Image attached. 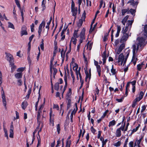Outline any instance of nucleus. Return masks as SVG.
Returning <instances> with one entry per match:
<instances>
[{"mask_svg": "<svg viewBox=\"0 0 147 147\" xmlns=\"http://www.w3.org/2000/svg\"><path fill=\"white\" fill-rule=\"evenodd\" d=\"M102 57V58H107L108 56H107V54L106 53V51H105L103 52Z\"/></svg>", "mask_w": 147, "mask_h": 147, "instance_id": "54", "label": "nucleus"}, {"mask_svg": "<svg viewBox=\"0 0 147 147\" xmlns=\"http://www.w3.org/2000/svg\"><path fill=\"white\" fill-rule=\"evenodd\" d=\"M144 62L143 61L140 64H138L137 65V69L138 71H140L141 69L143 67V65H144Z\"/></svg>", "mask_w": 147, "mask_h": 147, "instance_id": "17", "label": "nucleus"}, {"mask_svg": "<svg viewBox=\"0 0 147 147\" xmlns=\"http://www.w3.org/2000/svg\"><path fill=\"white\" fill-rule=\"evenodd\" d=\"M111 72L112 73V75H114L116 73V69L114 68L113 65H112V68L111 69Z\"/></svg>", "mask_w": 147, "mask_h": 147, "instance_id": "30", "label": "nucleus"}, {"mask_svg": "<svg viewBox=\"0 0 147 147\" xmlns=\"http://www.w3.org/2000/svg\"><path fill=\"white\" fill-rule=\"evenodd\" d=\"M135 142L137 144L138 147H141L140 146V144L141 142L140 141L138 140V139H137Z\"/></svg>", "mask_w": 147, "mask_h": 147, "instance_id": "63", "label": "nucleus"}, {"mask_svg": "<svg viewBox=\"0 0 147 147\" xmlns=\"http://www.w3.org/2000/svg\"><path fill=\"white\" fill-rule=\"evenodd\" d=\"M97 71L98 72L99 77L101 76V68L96 69Z\"/></svg>", "mask_w": 147, "mask_h": 147, "instance_id": "60", "label": "nucleus"}, {"mask_svg": "<svg viewBox=\"0 0 147 147\" xmlns=\"http://www.w3.org/2000/svg\"><path fill=\"white\" fill-rule=\"evenodd\" d=\"M86 13L85 11L84 10L82 15V16L81 18L83 20V21H85V19L86 17Z\"/></svg>", "mask_w": 147, "mask_h": 147, "instance_id": "34", "label": "nucleus"}, {"mask_svg": "<svg viewBox=\"0 0 147 147\" xmlns=\"http://www.w3.org/2000/svg\"><path fill=\"white\" fill-rule=\"evenodd\" d=\"M146 106L147 105H144L142 106V109L141 111V113L143 112L145 110Z\"/></svg>", "mask_w": 147, "mask_h": 147, "instance_id": "56", "label": "nucleus"}, {"mask_svg": "<svg viewBox=\"0 0 147 147\" xmlns=\"http://www.w3.org/2000/svg\"><path fill=\"white\" fill-rule=\"evenodd\" d=\"M140 126V124H138V125L135 128L133 129L131 131H132V132L134 133V132H136L138 130Z\"/></svg>", "mask_w": 147, "mask_h": 147, "instance_id": "39", "label": "nucleus"}, {"mask_svg": "<svg viewBox=\"0 0 147 147\" xmlns=\"http://www.w3.org/2000/svg\"><path fill=\"white\" fill-rule=\"evenodd\" d=\"M8 27L11 28L13 29H15V28L14 26L13 25L11 22H8Z\"/></svg>", "mask_w": 147, "mask_h": 147, "instance_id": "41", "label": "nucleus"}, {"mask_svg": "<svg viewBox=\"0 0 147 147\" xmlns=\"http://www.w3.org/2000/svg\"><path fill=\"white\" fill-rule=\"evenodd\" d=\"M59 82L56 83V88H57L56 86V85L58 86L57 89H58V88H59V84H61L63 83V80L61 78H60L59 79Z\"/></svg>", "mask_w": 147, "mask_h": 147, "instance_id": "32", "label": "nucleus"}, {"mask_svg": "<svg viewBox=\"0 0 147 147\" xmlns=\"http://www.w3.org/2000/svg\"><path fill=\"white\" fill-rule=\"evenodd\" d=\"M133 47V56L131 61H134L135 60L136 55L135 51L136 50V45L134 44L132 46Z\"/></svg>", "mask_w": 147, "mask_h": 147, "instance_id": "6", "label": "nucleus"}, {"mask_svg": "<svg viewBox=\"0 0 147 147\" xmlns=\"http://www.w3.org/2000/svg\"><path fill=\"white\" fill-rule=\"evenodd\" d=\"M128 138L126 139L124 144L123 147H127V144L128 142Z\"/></svg>", "mask_w": 147, "mask_h": 147, "instance_id": "61", "label": "nucleus"}, {"mask_svg": "<svg viewBox=\"0 0 147 147\" xmlns=\"http://www.w3.org/2000/svg\"><path fill=\"white\" fill-rule=\"evenodd\" d=\"M124 98V96H122L121 98L120 99H118V98H116V101H117L118 102H122Z\"/></svg>", "mask_w": 147, "mask_h": 147, "instance_id": "36", "label": "nucleus"}, {"mask_svg": "<svg viewBox=\"0 0 147 147\" xmlns=\"http://www.w3.org/2000/svg\"><path fill=\"white\" fill-rule=\"evenodd\" d=\"M55 115L53 113V111L52 108L50 109V124L51 125L53 126H54V117Z\"/></svg>", "mask_w": 147, "mask_h": 147, "instance_id": "2", "label": "nucleus"}, {"mask_svg": "<svg viewBox=\"0 0 147 147\" xmlns=\"http://www.w3.org/2000/svg\"><path fill=\"white\" fill-rule=\"evenodd\" d=\"M129 37V34L127 33L123 34V35L121 39V42L126 41Z\"/></svg>", "mask_w": 147, "mask_h": 147, "instance_id": "10", "label": "nucleus"}, {"mask_svg": "<svg viewBox=\"0 0 147 147\" xmlns=\"http://www.w3.org/2000/svg\"><path fill=\"white\" fill-rule=\"evenodd\" d=\"M6 55V57L7 58V60L9 61L10 63H12V62H14V59L13 56L10 54L7 53H5Z\"/></svg>", "mask_w": 147, "mask_h": 147, "instance_id": "5", "label": "nucleus"}, {"mask_svg": "<svg viewBox=\"0 0 147 147\" xmlns=\"http://www.w3.org/2000/svg\"><path fill=\"white\" fill-rule=\"evenodd\" d=\"M129 16L128 15L126 16L122 20V21H123L125 22H126L127 21V20L129 18Z\"/></svg>", "mask_w": 147, "mask_h": 147, "instance_id": "58", "label": "nucleus"}, {"mask_svg": "<svg viewBox=\"0 0 147 147\" xmlns=\"http://www.w3.org/2000/svg\"><path fill=\"white\" fill-rule=\"evenodd\" d=\"M20 12L21 13V16H22V22H23L24 21V13H23V9H22L21 8V9H20Z\"/></svg>", "mask_w": 147, "mask_h": 147, "instance_id": "50", "label": "nucleus"}, {"mask_svg": "<svg viewBox=\"0 0 147 147\" xmlns=\"http://www.w3.org/2000/svg\"><path fill=\"white\" fill-rule=\"evenodd\" d=\"M86 69L84 68V71H85V73L86 75V76L85 78V81H87V79L89 78V74L88 73V71H87V68L86 66Z\"/></svg>", "mask_w": 147, "mask_h": 147, "instance_id": "14", "label": "nucleus"}, {"mask_svg": "<svg viewBox=\"0 0 147 147\" xmlns=\"http://www.w3.org/2000/svg\"><path fill=\"white\" fill-rule=\"evenodd\" d=\"M93 134H94L95 133V132H96V130L94 128L93 126H92L90 128Z\"/></svg>", "mask_w": 147, "mask_h": 147, "instance_id": "57", "label": "nucleus"}, {"mask_svg": "<svg viewBox=\"0 0 147 147\" xmlns=\"http://www.w3.org/2000/svg\"><path fill=\"white\" fill-rule=\"evenodd\" d=\"M134 1V0H130L128 1L127 3V4L131 3V5L133 6H135Z\"/></svg>", "mask_w": 147, "mask_h": 147, "instance_id": "51", "label": "nucleus"}, {"mask_svg": "<svg viewBox=\"0 0 147 147\" xmlns=\"http://www.w3.org/2000/svg\"><path fill=\"white\" fill-rule=\"evenodd\" d=\"M121 144V142L120 141H118L117 142L115 143L114 145L116 147H119Z\"/></svg>", "mask_w": 147, "mask_h": 147, "instance_id": "44", "label": "nucleus"}, {"mask_svg": "<svg viewBox=\"0 0 147 147\" xmlns=\"http://www.w3.org/2000/svg\"><path fill=\"white\" fill-rule=\"evenodd\" d=\"M65 51H64V50L63 49H62L61 51V56L62 58H63L62 61H63L64 60V59L65 57Z\"/></svg>", "mask_w": 147, "mask_h": 147, "instance_id": "24", "label": "nucleus"}, {"mask_svg": "<svg viewBox=\"0 0 147 147\" xmlns=\"http://www.w3.org/2000/svg\"><path fill=\"white\" fill-rule=\"evenodd\" d=\"M129 8H127V9H122L121 15L122 16H124L125 15V14L126 13H127V14H129Z\"/></svg>", "mask_w": 147, "mask_h": 147, "instance_id": "16", "label": "nucleus"}, {"mask_svg": "<svg viewBox=\"0 0 147 147\" xmlns=\"http://www.w3.org/2000/svg\"><path fill=\"white\" fill-rule=\"evenodd\" d=\"M129 13H131L132 15H134L136 11L134 9H131L130 10L129 9Z\"/></svg>", "mask_w": 147, "mask_h": 147, "instance_id": "52", "label": "nucleus"}, {"mask_svg": "<svg viewBox=\"0 0 147 147\" xmlns=\"http://www.w3.org/2000/svg\"><path fill=\"white\" fill-rule=\"evenodd\" d=\"M69 96H68L67 97H66V99L68 100V102L67 104V109H69L70 107L71 106V100Z\"/></svg>", "mask_w": 147, "mask_h": 147, "instance_id": "12", "label": "nucleus"}, {"mask_svg": "<svg viewBox=\"0 0 147 147\" xmlns=\"http://www.w3.org/2000/svg\"><path fill=\"white\" fill-rule=\"evenodd\" d=\"M27 30V28L26 26L24 25L22 27L20 32V35L21 36L24 35H26L28 34Z\"/></svg>", "mask_w": 147, "mask_h": 147, "instance_id": "4", "label": "nucleus"}, {"mask_svg": "<svg viewBox=\"0 0 147 147\" xmlns=\"http://www.w3.org/2000/svg\"><path fill=\"white\" fill-rule=\"evenodd\" d=\"M43 25L44 27L45 25V22L44 21L42 22L40 24L38 28L42 29Z\"/></svg>", "mask_w": 147, "mask_h": 147, "instance_id": "62", "label": "nucleus"}, {"mask_svg": "<svg viewBox=\"0 0 147 147\" xmlns=\"http://www.w3.org/2000/svg\"><path fill=\"white\" fill-rule=\"evenodd\" d=\"M98 62L95 60H94V64L96 66V69L101 68L100 65H98Z\"/></svg>", "mask_w": 147, "mask_h": 147, "instance_id": "33", "label": "nucleus"}, {"mask_svg": "<svg viewBox=\"0 0 147 147\" xmlns=\"http://www.w3.org/2000/svg\"><path fill=\"white\" fill-rule=\"evenodd\" d=\"M86 31V29L84 28H83L82 29L81 32L80 34V38L83 39H85V33Z\"/></svg>", "mask_w": 147, "mask_h": 147, "instance_id": "9", "label": "nucleus"}, {"mask_svg": "<svg viewBox=\"0 0 147 147\" xmlns=\"http://www.w3.org/2000/svg\"><path fill=\"white\" fill-rule=\"evenodd\" d=\"M74 111H75V109H74V110L72 111L70 115V120L71 122H73V114L74 113Z\"/></svg>", "mask_w": 147, "mask_h": 147, "instance_id": "42", "label": "nucleus"}, {"mask_svg": "<svg viewBox=\"0 0 147 147\" xmlns=\"http://www.w3.org/2000/svg\"><path fill=\"white\" fill-rule=\"evenodd\" d=\"M78 65L76 63V65L74 66L73 67V69L74 70H75L76 71V73H78Z\"/></svg>", "mask_w": 147, "mask_h": 147, "instance_id": "37", "label": "nucleus"}, {"mask_svg": "<svg viewBox=\"0 0 147 147\" xmlns=\"http://www.w3.org/2000/svg\"><path fill=\"white\" fill-rule=\"evenodd\" d=\"M116 123V121L115 120H113L109 122L108 126L109 127H110L111 126H113L115 125Z\"/></svg>", "mask_w": 147, "mask_h": 147, "instance_id": "26", "label": "nucleus"}, {"mask_svg": "<svg viewBox=\"0 0 147 147\" xmlns=\"http://www.w3.org/2000/svg\"><path fill=\"white\" fill-rule=\"evenodd\" d=\"M83 20L82 19H80L79 20L77 24V26L78 28L79 29L82 25L83 24Z\"/></svg>", "mask_w": 147, "mask_h": 147, "instance_id": "18", "label": "nucleus"}, {"mask_svg": "<svg viewBox=\"0 0 147 147\" xmlns=\"http://www.w3.org/2000/svg\"><path fill=\"white\" fill-rule=\"evenodd\" d=\"M71 142V140H67L66 141V147H70Z\"/></svg>", "mask_w": 147, "mask_h": 147, "instance_id": "38", "label": "nucleus"}, {"mask_svg": "<svg viewBox=\"0 0 147 147\" xmlns=\"http://www.w3.org/2000/svg\"><path fill=\"white\" fill-rule=\"evenodd\" d=\"M144 95V94L142 91L140 92L138 96L139 98L140 99V100H141L142 98Z\"/></svg>", "mask_w": 147, "mask_h": 147, "instance_id": "46", "label": "nucleus"}, {"mask_svg": "<svg viewBox=\"0 0 147 147\" xmlns=\"http://www.w3.org/2000/svg\"><path fill=\"white\" fill-rule=\"evenodd\" d=\"M77 38H75L73 37H72L70 40V42H72L74 44L76 45V42L77 40Z\"/></svg>", "mask_w": 147, "mask_h": 147, "instance_id": "29", "label": "nucleus"}, {"mask_svg": "<svg viewBox=\"0 0 147 147\" xmlns=\"http://www.w3.org/2000/svg\"><path fill=\"white\" fill-rule=\"evenodd\" d=\"M15 77L19 79L21 78L22 77V74L21 73H18L15 74Z\"/></svg>", "mask_w": 147, "mask_h": 147, "instance_id": "28", "label": "nucleus"}, {"mask_svg": "<svg viewBox=\"0 0 147 147\" xmlns=\"http://www.w3.org/2000/svg\"><path fill=\"white\" fill-rule=\"evenodd\" d=\"M128 126H126L125 127H123V129H122V131L124 133L125 132L127 131L128 128Z\"/></svg>", "mask_w": 147, "mask_h": 147, "instance_id": "59", "label": "nucleus"}, {"mask_svg": "<svg viewBox=\"0 0 147 147\" xmlns=\"http://www.w3.org/2000/svg\"><path fill=\"white\" fill-rule=\"evenodd\" d=\"M134 21L133 20H129L127 21V23L126 24V26H128V27H129V26H130L131 27V26L133 22Z\"/></svg>", "mask_w": 147, "mask_h": 147, "instance_id": "40", "label": "nucleus"}, {"mask_svg": "<svg viewBox=\"0 0 147 147\" xmlns=\"http://www.w3.org/2000/svg\"><path fill=\"white\" fill-rule=\"evenodd\" d=\"M67 77L66 75V71L65 69V74L64 75V81L65 83V84H67Z\"/></svg>", "mask_w": 147, "mask_h": 147, "instance_id": "49", "label": "nucleus"}, {"mask_svg": "<svg viewBox=\"0 0 147 147\" xmlns=\"http://www.w3.org/2000/svg\"><path fill=\"white\" fill-rule=\"evenodd\" d=\"M1 88V96L2 99L3 105L4 106L5 109L6 110L7 109L6 101V100L3 88L2 87Z\"/></svg>", "mask_w": 147, "mask_h": 147, "instance_id": "3", "label": "nucleus"}, {"mask_svg": "<svg viewBox=\"0 0 147 147\" xmlns=\"http://www.w3.org/2000/svg\"><path fill=\"white\" fill-rule=\"evenodd\" d=\"M29 90L28 91V94L26 96V98L27 99H28L29 98L31 92V87H29Z\"/></svg>", "mask_w": 147, "mask_h": 147, "instance_id": "22", "label": "nucleus"}, {"mask_svg": "<svg viewBox=\"0 0 147 147\" xmlns=\"http://www.w3.org/2000/svg\"><path fill=\"white\" fill-rule=\"evenodd\" d=\"M44 40L43 39H42L41 44L40 45V47L41 49L42 50H43L44 49Z\"/></svg>", "mask_w": 147, "mask_h": 147, "instance_id": "47", "label": "nucleus"}, {"mask_svg": "<svg viewBox=\"0 0 147 147\" xmlns=\"http://www.w3.org/2000/svg\"><path fill=\"white\" fill-rule=\"evenodd\" d=\"M9 132V137L11 138H13V123L12 122H11V124Z\"/></svg>", "mask_w": 147, "mask_h": 147, "instance_id": "7", "label": "nucleus"}, {"mask_svg": "<svg viewBox=\"0 0 147 147\" xmlns=\"http://www.w3.org/2000/svg\"><path fill=\"white\" fill-rule=\"evenodd\" d=\"M124 57L123 55V53H121L119 56L118 57V60L117 61L118 63H119L121 61H124Z\"/></svg>", "mask_w": 147, "mask_h": 147, "instance_id": "15", "label": "nucleus"}, {"mask_svg": "<svg viewBox=\"0 0 147 147\" xmlns=\"http://www.w3.org/2000/svg\"><path fill=\"white\" fill-rule=\"evenodd\" d=\"M41 88V86H40V87L39 88V92H38L39 96H38V100L36 103L35 107H38V103L39 101V98L40 97V91Z\"/></svg>", "mask_w": 147, "mask_h": 147, "instance_id": "31", "label": "nucleus"}, {"mask_svg": "<svg viewBox=\"0 0 147 147\" xmlns=\"http://www.w3.org/2000/svg\"><path fill=\"white\" fill-rule=\"evenodd\" d=\"M128 28V26H126L125 27V28L124 26L122 28L121 32H122V33L123 34L126 33V32L127 31Z\"/></svg>", "mask_w": 147, "mask_h": 147, "instance_id": "23", "label": "nucleus"}, {"mask_svg": "<svg viewBox=\"0 0 147 147\" xmlns=\"http://www.w3.org/2000/svg\"><path fill=\"white\" fill-rule=\"evenodd\" d=\"M134 142L133 141H130L129 144V147H133Z\"/></svg>", "mask_w": 147, "mask_h": 147, "instance_id": "64", "label": "nucleus"}, {"mask_svg": "<svg viewBox=\"0 0 147 147\" xmlns=\"http://www.w3.org/2000/svg\"><path fill=\"white\" fill-rule=\"evenodd\" d=\"M79 31V29L78 30H74V32L73 34V36L75 38H78L79 37V35L78 34V32Z\"/></svg>", "mask_w": 147, "mask_h": 147, "instance_id": "19", "label": "nucleus"}, {"mask_svg": "<svg viewBox=\"0 0 147 147\" xmlns=\"http://www.w3.org/2000/svg\"><path fill=\"white\" fill-rule=\"evenodd\" d=\"M15 1L18 7L19 8V9H21V7L20 3L19 1L18 0H14Z\"/></svg>", "mask_w": 147, "mask_h": 147, "instance_id": "43", "label": "nucleus"}, {"mask_svg": "<svg viewBox=\"0 0 147 147\" xmlns=\"http://www.w3.org/2000/svg\"><path fill=\"white\" fill-rule=\"evenodd\" d=\"M130 52V51L129 50H128L126 52L127 55H126V56H125V59L124 61V63H123V65H124L126 63L127 59L128 57V56H129V54Z\"/></svg>", "mask_w": 147, "mask_h": 147, "instance_id": "27", "label": "nucleus"}, {"mask_svg": "<svg viewBox=\"0 0 147 147\" xmlns=\"http://www.w3.org/2000/svg\"><path fill=\"white\" fill-rule=\"evenodd\" d=\"M40 118V115L37 114V119L38 124L39 125H40L41 123Z\"/></svg>", "mask_w": 147, "mask_h": 147, "instance_id": "25", "label": "nucleus"}, {"mask_svg": "<svg viewBox=\"0 0 147 147\" xmlns=\"http://www.w3.org/2000/svg\"><path fill=\"white\" fill-rule=\"evenodd\" d=\"M43 108V106L42 105H41L37 113V114L40 115L42 113V110Z\"/></svg>", "mask_w": 147, "mask_h": 147, "instance_id": "35", "label": "nucleus"}, {"mask_svg": "<svg viewBox=\"0 0 147 147\" xmlns=\"http://www.w3.org/2000/svg\"><path fill=\"white\" fill-rule=\"evenodd\" d=\"M10 65L11 67V72L13 73L15 69L16 68V67L14 65V62H12V63H10Z\"/></svg>", "mask_w": 147, "mask_h": 147, "instance_id": "20", "label": "nucleus"}, {"mask_svg": "<svg viewBox=\"0 0 147 147\" xmlns=\"http://www.w3.org/2000/svg\"><path fill=\"white\" fill-rule=\"evenodd\" d=\"M40 126V125H38V126L36 127V129L34 131L33 133V136H35V134L36 133L37 131L39 129Z\"/></svg>", "mask_w": 147, "mask_h": 147, "instance_id": "53", "label": "nucleus"}, {"mask_svg": "<svg viewBox=\"0 0 147 147\" xmlns=\"http://www.w3.org/2000/svg\"><path fill=\"white\" fill-rule=\"evenodd\" d=\"M54 50L53 51V57L51 59L50 65V71L51 73L50 77L51 92L52 93H53L54 92L53 87V81H54L55 75V70L54 68L53 67H52L53 62L54 59V57L55 55V46L54 47Z\"/></svg>", "mask_w": 147, "mask_h": 147, "instance_id": "1", "label": "nucleus"}, {"mask_svg": "<svg viewBox=\"0 0 147 147\" xmlns=\"http://www.w3.org/2000/svg\"><path fill=\"white\" fill-rule=\"evenodd\" d=\"M125 44L124 43H122L119 46L117 52V54H119L122 51V50L125 48Z\"/></svg>", "mask_w": 147, "mask_h": 147, "instance_id": "11", "label": "nucleus"}, {"mask_svg": "<svg viewBox=\"0 0 147 147\" xmlns=\"http://www.w3.org/2000/svg\"><path fill=\"white\" fill-rule=\"evenodd\" d=\"M60 127L59 124H58L57 125V130L58 134H59L60 133Z\"/></svg>", "mask_w": 147, "mask_h": 147, "instance_id": "48", "label": "nucleus"}, {"mask_svg": "<svg viewBox=\"0 0 147 147\" xmlns=\"http://www.w3.org/2000/svg\"><path fill=\"white\" fill-rule=\"evenodd\" d=\"M121 130L122 131V129L120 127L117 129L115 133V135L117 137H120L121 136Z\"/></svg>", "mask_w": 147, "mask_h": 147, "instance_id": "13", "label": "nucleus"}, {"mask_svg": "<svg viewBox=\"0 0 147 147\" xmlns=\"http://www.w3.org/2000/svg\"><path fill=\"white\" fill-rule=\"evenodd\" d=\"M71 12L72 13V16L74 17V20H75L76 18V15L78 12V8L76 7L75 8L72 9H71Z\"/></svg>", "mask_w": 147, "mask_h": 147, "instance_id": "8", "label": "nucleus"}, {"mask_svg": "<svg viewBox=\"0 0 147 147\" xmlns=\"http://www.w3.org/2000/svg\"><path fill=\"white\" fill-rule=\"evenodd\" d=\"M71 93V88H69V89L68 91L67 94V96L66 97H67L68 96H69V97L70 96V95Z\"/></svg>", "mask_w": 147, "mask_h": 147, "instance_id": "55", "label": "nucleus"}, {"mask_svg": "<svg viewBox=\"0 0 147 147\" xmlns=\"http://www.w3.org/2000/svg\"><path fill=\"white\" fill-rule=\"evenodd\" d=\"M28 54V57L27 58V60L28 61V63L30 65L31 64V60L30 58V53H29Z\"/></svg>", "mask_w": 147, "mask_h": 147, "instance_id": "45", "label": "nucleus"}, {"mask_svg": "<svg viewBox=\"0 0 147 147\" xmlns=\"http://www.w3.org/2000/svg\"><path fill=\"white\" fill-rule=\"evenodd\" d=\"M27 106V102L26 101H24L22 104V107L23 109H25Z\"/></svg>", "mask_w": 147, "mask_h": 147, "instance_id": "21", "label": "nucleus"}]
</instances>
